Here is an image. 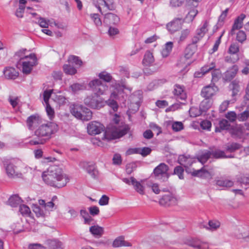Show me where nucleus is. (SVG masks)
<instances>
[{"label":"nucleus","instance_id":"nucleus-1","mask_svg":"<svg viewBox=\"0 0 249 249\" xmlns=\"http://www.w3.org/2000/svg\"><path fill=\"white\" fill-rule=\"evenodd\" d=\"M42 177L47 184L55 188L63 187L69 181V178L63 173L62 169L56 165L50 166L47 171L43 173Z\"/></svg>","mask_w":249,"mask_h":249},{"label":"nucleus","instance_id":"nucleus-2","mask_svg":"<svg viewBox=\"0 0 249 249\" xmlns=\"http://www.w3.org/2000/svg\"><path fill=\"white\" fill-rule=\"evenodd\" d=\"M57 130L58 125L54 123L43 124L36 130L34 137L29 141V143L31 145L43 144Z\"/></svg>","mask_w":249,"mask_h":249},{"label":"nucleus","instance_id":"nucleus-3","mask_svg":"<svg viewBox=\"0 0 249 249\" xmlns=\"http://www.w3.org/2000/svg\"><path fill=\"white\" fill-rule=\"evenodd\" d=\"M22 64V71L24 74H29L32 71L34 66L37 64V58L34 53H31L20 58Z\"/></svg>","mask_w":249,"mask_h":249},{"label":"nucleus","instance_id":"nucleus-4","mask_svg":"<svg viewBox=\"0 0 249 249\" xmlns=\"http://www.w3.org/2000/svg\"><path fill=\"white\" fill-rule=\"evenodd\" d=\"M1 162L6 173L9 178H16L22 177V174L16 171L17 167L15 165L13 160L3 158L1 160Z\"/></svg>","mask_w":249,"mask_h":249},{"label":"nucleus","instance_id":"nucleus-5","mask_svg":"<svg viewBox=\"0 0 249 249\" xmlns=\"http://www.w3.org/2000/svg\"><path fill=\"white\" fill-rule=\"evenodd\" d=\"M168 170V166L164 163H161L154 169L153 174L156 179L166 181L170 176Z\"/></svg>","mask_w":249,"mask_h":249},{"label":"nucleus","instance_id":"nucleus-6","mask_svg":"<svg viewBox=\"0 0 249 249\" xmlns=\"http://www.w3.org/2000/svg\"><path fill=\"white\" fill-rule=\"evenodd\" d=\"M89 86L94 94L98 96L104 94L108 90V86L107 84L98 79L91 81L89 84Z\"/></svg>","mask_w":249,"mask_h":249},{"label":"nucleus","instance_id":"nucleus-7","mask_svg":"<svg viewBox=\"0 0 249 249\" xmlns=\"http://www.w3.org/2000/svg\"><path fill=\"white\" fill-rule=\"evenodd\" d=\"M89 86L94 94L98 96L104 94L108 90V86L107 84L98 79L91 81L89 84Z\"/></svg>","mask_w":249,"mask_h":249},{"label":"nucleus","instance_id":"nucleus-8","mask_svg":"<svg viewBox=\"0 0 249 249\" xmlns=\"http://www.w3.org/2000/svg\"><path fill=\"white\" fill-rule=\"evenodd\" d=\"M84 103L94 109H99L104 107L105 104L101 98L95 94L87 96L84 99Z\"/></svg>","mask_w":249,"mask_h":249},{"label":"nucleus","instance_id":"nucleus-9","mask_svg":"<svg viewBox=\"0 0 249 249\" xmlns=\"http://www.w3.org/2000/svg\"><path fill=\"white\" fill-rule=\"evenodd\" d=\"M215 64L214 62H212L209 65H205L201 68V73L202 75L210 71H212V81L215 82H217L221 75V72L219 69H215Z\"/></svg>","mask_w":249,"mask_h":249},{"label":"nucleus","instance_id":"nucleus-10","mask_svg":"<svg viewBox=\"0 0 249 249\" xmlns=\"http://www.w3.org/2000/svg\"><path fill=\"white\" fill-rule=\"evenodd\" d=\"M88 132L89 135H94L101 133L104 130V125L98 122H91L87 126Z\"/></svg>","mask_w":249,"mask_h":249},{"label":"nucleus","instance_id":"nucleus-11","mask_svg":"<svg viewBox=\"0 0 249 249\" xmlns=\"http://www.w3.org/2000/svg\"><path fill=\"white\" fill-rule=\"evenodd\" d=\"M184 19L182 18H175L166 25L168 31L171 34L179 30L182 28Z\"/></svg>","mask_w":249,"mask_h":249},{"label":"nucleus","instance_id":"nucleus-12","mask_svg":"<svg viewBox=\"0 0 249 249\" xmlns=\"http://www.w3.org/2000/svg\"><path fill=\"white\" fill-rule=\"evenodd\" d=\"M79 165L81 168L86 170L92 178H95L97 177L98 171L96 169L94 164L86 161H82L80 163Z\"/></svg>","mask_w":249,"mask_h":249},{"label":"nucleus","instance_id":"nucleus-13","mask_svg":"<svg viewBox=\"0 0 249 249\" xmlns=\"http://www.w3.org/2000/svg\"><path fill=\"white\" fill-rule=\"evenodd\" d=\"M177 202V199L176 197L170 193L163 196L159 200L160 205L165 206L175 205Z\"/></svg>","mask_w":249,"mask_h":249},{"label":"nucleus","instance_id":"nucleus-14","mask_svg":"<svg viewBox=\"0 0 249 249\" xmlns=\"http://www.w3.org/2000/svg\"><path fill=\"white\" fill-rule=\"evenodd\" d=\"M128 130L129 127L127 126L123 128H117L116 126H113L109 130V132L113 139H117L125 135Z\"/></svg>","mask_w":249,"mask_h":249},{"label":"nucleus","instance_id":"nucleus-15","mask_svg":"<svg viewBox=\"0 0 249 249\" xmlns=\"http://www.w3.org/2000/svg\"><path fill=\"white\" fill-rule=\"evenodd\" d=\"M217 90V87L208 85L202 89L201 95L205 98L209 99L216 93Z\"/></svg>","mask_w":249,"mask_h":249},{"label":"nucleus","instance_id":"nucleus-16","mask_svg":"<svg viewBox=\"0 0 249 249\" xmlns=\"http://www.w3.org/2000/svg\"><path fill=\"white\" fill-rule=\"evenodd\" d=\"M192 175L194 177H198L203 178L211 179L213 174L207 170L205 168L203 167L199 170H194L192 173Z\"/></svg>","mask_w":249,"mask_h":249},{"label":"nucleus","instance_id":"nucleus-17","mask_svg":"<svg viewBox=\"0 0 249 249\" xmlns=\"http://www.w3.org/2000/svg\"><path fill=\"white\" fill-rule=\"evenodd\" d=\"M238 71V66L236 65L232 66L224 73L223 79L227 82L231 81L235 77Z\"/></svg>","mask_w":249,"mask_h":249},{"label":"nucleus","instance_id":"nucleus-18","mask_svg":"<svg viewBox=\"0 0 249 249\" xmlns=\"http://www.w3.org/2000/svg\"><path fill=\"white\" fill-rule=\"evenodd\" d=\"M40 122V118L36 115L30 116L27 118L26 121L27 126L30 130L33 129Z\"/></svg>","mask_w":249,"mask_h":249},{"label":"nucleus","instance_id":"nucleus-19","mask_svg":"<svg viewBox=\"0 0 249 249\" xmlns=\"http://www.w3.org/2000/svg\"><path fill=\"white\" fill-rule=\"evenodd\" d=\"M3 74L7 79H15L18 76V72L13 67H7L3 70Z\"/></svg>","mask_w":249,"mask_h":249},{"label":"nucleus","instance_id":"nucleus-20","mask_svg":"<svg viewBox=\"0 0 249 249\" xmlns=\"http://www.w3.org/2000/svg\"><path fill=\"white\" fill-rule=\"evenodd\" d=\"M173 93L176 96L177 100L184 101L186 99V94L182 88L179 85H176L175 86Z\"/></svg>","mask_w":249,"mask_h":249},{"label":"nucleus","instance_id":"nucleus-21","mask_svg":"<svg viewBox=\"0 0 249 249\" xmlns=\"http://www.w3.org/2000/svg\"><path fill=\"white\" fill-rule=\"evenodd\" d=\"M178 161L179 163L185 167L191 166L194 161L193 158L184 155L179 156Z\"/></svg>","mask_w":249,"mask_h":249},{"label":"nucleus","instance_id":"nucleus-22","mask_svg":"<svg viewBox=\"0 0 249 249\" xmlns=\"http://www.w3.org/2000/svg\"><path fill=\"white\" fill-rule=\"evenodd\" d=\"M120 21L119 18L116 15L109 13L105 16V22L109 24H116Z\"/></svg>","mask_w":249,"mask_h":249},{"label":"nucleus","instance_id":"nucleus-23","mask_svg":"<svg viewBox=\"0 0 249 249\" xmlns=\"http://www.w3.org/2000/svg\"><path fill=\"white\" fill-rule=\"evenodd\" d=\"M112 246L114 248H118L123 246L130 247L131 244L125 241L123 236H119L116 238L112 243Z\"/></svg>","mask_w":249,"mask_h":249},{"label":"nucleus","instance_id":"nucleus-24","mask_svg":"<svg viewBox=\"0 0 249 249\" xmlns=\"http://www.w3.org/2000/svg\"><path fill=\"white\" fill-rule=\"evenodd\" d=\"M89 231L95 237H100L104 234V228L98 225H94L89 228Z\"/></svg>","mask_w":249,"mask_h":249},{"label":"nucleus","instance_id":"nucleus-25","mask_svg":"<svg viewBox=\"0 0 249 249\" xmlns=\"http://www.w3.org/2000/svg\"><path fill=\"white\" fill-rule=\"evenodd\" d=\"M131 184L133 186L135 190L139 194L142 195L144 194V187L134 177H131Z\"/></svg>","mask_w":249,"mask_h":249},{"label":"nucleus","instance_id":"nucleus-26","mask_svg":"<svg viewBox=\"0 0 249 249\" xmlns=\"http://www.w3.org/2000/svg\"><path fill=\"white\" fill-rule=\"evenodd\" d=\"M46 244L51 249H64L63 243L57 240H48Z\"/></svg>","mask_w":249,"mask_h":249},{"label":"nucleus","instance_id":"nucleus-27","mask_svg":"<svg viewBox=\"0 0 249 249\" xmlns=\"http://www.w3.org/2000/svg\"><path fill=\"white\" fill-rule=\"evenodd\" d=\"M196 45L189 44L185 50L184 57L186 59H189L195 53L197 50Z\"/></svg>","mask_w":249,"mask_h":249},{"label":"nucleus","instance_id":"nucleus-28","mask_svg":"<svg viewBox=\"0 0 249 249\" xmlns=\"http://www.w3.org/2000/svg\"><path fill=\"white\" fill-rule=\"evenodd\" d=\"M38 203L42 208L45 209L46 211H52L53 210V208H54V209H56L53 202L52 201L46 203L44 200L39 199L38 200Z\"/></svg>","mask_w":249,"mask_h":249},{"label":"nucleus","instance_id":"nucleus-29","mask_svg":"<svg viewBox=\"0 0 249 249\" xmlns=\"http://www.w3.org/2000/svg\"><path fill=\"white\" fill-rule=\"evenodd\" d=\"M208 26L209 23L208 21H205L202 26L197 29L196 34L203 38L208 31Z\"/></svg>","mask_w":249,"mask_h":249},{"label":"nucleus","instance_id":"nucleus-30","mask_svg":"<svg viewBox=\"0 0 249 249\" xmlns=\"http://www.w3.org/2000/svg\"><path fill=\"white\" fill-rule=\"evenodd\" d=\"M68 63L72 64L76 68H79L82 64V60L79 57L75 55H70L68 59Z\"/></svg>","mask_w":249,"mask_h":249},{"label":"nucleus","instance_id":"nucleus-31","mask_svg":"<svg viewBox=\"0 0 249 249\" xmlns=\"http://www.w3.org/2000/svg\"><path fill=\"white\" fill-rule=\"evenodd\" d=\"M76 69L77 68H76V67L69 63H68V64H64L63 66V71L66 74H75L77 72Z\"/></svg>","mask_w":249,"mask_h":249},{"label":"nucleus","instance_id":"nucleus-32","mask_svg":"<svg viewBox=\"0 0 249 249\" xmlns=\"http://www.w3.org/2000/svg\"><path fill=\"white\" fill-rule=\"evenodd\" d=\"M212 100L205 98L200 103L199 107L203 113L206 112L212 106Z\"/></svg>","mask_w":249,"mask_h":249},{"label":"nucleus","instance_id":"nucleus-33","mask_svg":"<svg viewBox=\"0 0 249 249\" xmlns=\"http://www.w3.org/2000/svg\"><path fill=\"white\" fill-rule=\"evenodd\" d=\"M22 200L17 195L12 196L8 199V204L13 207H16L20 204Z\"/></svg>","mask_w":249,"mask_h":249},{"label":"nucleus","instance_id":"nucleus-34","mask_svg":"<svg viewBox=\"0 0 249 249\" xmlns=\"http://www.w3.org/2000/svg\"><path fill=\"white\" fill-rule=\"evenodd\" d=\"M81 110L82 113L80 120L87 121L92 118V113L89 109L82 107Z\"/></svg>","mask_w":249,"mask_h":249},{"label":"nucleus","instance_id":"nucleus-35","mask_svg":"<svg viewBox=\"0 0 249 249\" xmlns=\"http://www.w3.org/2000/svg\"><path fill=\"white\" fill-rule=\"evenodd\" d=\"M241 147V144L237 142L228 143L225 145L226 150L231 153L234 152Z\"/></svg>","mask_w":249,"mask_h":249},{"label":"nucleus","instance_id":"nucleus-36","mask_svg":"<svg viewBox=\"0 0 249 249\" xmlns=\"http://www.w3.org/2000/svg\"><path fill=\"white\" fill-rule=\"evenodd\" d=\"M218 124L219 126L215 127V131L216 132H220L221 130H228L231 126L229 122L225 119L220 121Z\"/></svg>","mask_w":249,"mask_h":249},{"label":"nucleus","instance_id":"nucleus-37","mask_svg":"<svg viewBox=\"0 0 249 249\" xmlns=\"http://www.w3.org/2000/svg\"><path fill=\"white\" fill-rule=\"evenodd\" d=\"M243 230V227H240L235 229L234 231V235L239 239L244 238L247 241H249V231L247 232H245L244 233H238L237 232V231H242Z\"/></svg>","mask_w":249,"mask_h":249},{"label":"nucleus","instance_id":"nucleus-38","mask_svg":"<svg viewBox=\"0 0 249 249\" xmlns=\"http://www.w3.org/2000/svg\"><path fill=\"white\" fill-rule=\"evenodd\" d=\"M154 61L153 54L150 51H147L144 56L142 63L145 66H148Z\"/></svg>","mask_w":249,"mask_h":249},{"label":"nucleus","instance_id":"nucleus-39","mask_svg":"<svg viewBox=\"0 0 249 249\" xmlns=\"http://www.w3.org/2000/svg\"><path fill=\"white\" fill-rule=\"evenodd\" d=\"M190 246L197 249H206L207 245L199 240H193L190 243Z\"/></svg>","mask_w":249,"mask_h":249},{"label":"nucleus","instance_id":"nucleus-40","mask_svg":"<svg viewBox=\"0 0 249 249\" xmlns=\"http://www.w3.org/2000/svg\"><path fill=\"white\" fill-rule=\"evenodd\" d=\"M83 107L74 106L73 105L72 107H71V113L76 118L80 120L81 117V113Z\"/></svg>","mask_w":249,"mask_h":249},{"label":"nucleus","instance_id":"nucleus-41","mask_svg":"<svg viewBox=\"0 0 249 249\" xmlns=\"http://www.w3.org/2000/svg\"><path fill=\"white\" fill-rule=\"evenodd\" d=\"M173 46V43L172 42H168L165 45L164 48L161 51V54L163 57H166L169 55L172 51Z\"/></svg>","mask_w":249,"mask_h":249},{"label":"nucleus","instance_id":"nucleus-42","mask_svg":"<svg viewBox=\"0 0 249 249\" xmlns=\"http://www.w3.org/2000/svg\"><path fill=\"white\" fill-rule=\"evenodd\" d=\"M215 181L216 184L219 187H231L233 185V181L228 179H216Z\"/></svg>","mask_w":249,"mask_h":249},{"label":"nucleus","instance_id":"nucleus-43","mask_svg":"<svg viewBox=\"0 0 249 249\" xmlns=\"http://www.w3.org/2000/svg\"><path fill=\"white\" fill-rule=\"evenodd\" d=\"M239 81L234 80L230 85V88L232 90V96H236L239 91Z\"/></svg>","mask_w":249,"mask_h":249},{"label":"nucleus","instance_id":"nucleus-44","mask_svg":"<svg viewBox=\"0 0 249 249\" xmlns=\"http://www.w3.org/2000/svg\"><path fill=\"white\" fill-rule=\"evenodd\" d=\"M230 133L232 137L235 139H241L243 135L242 130L239 127L232 128L230 130Z\"/></svg>","mask_w":249,"mask_h":249},{"label":"nucleus","instance_id":"nucleus-45","mask_svg":"<svg viewBox=\"0 0 249 249\" xmlns=\"http://www.w3.org/2000/svg\"><path fill=\"white\" fill-rule=\"evenodd\" d=\"M211 156L216 159L224 158L226 157L225 152L219 149H216L210 151Z\"/></svg>","mask_w":249,"mask_h":249},{"label":"nucleus","instance_id":"nucleus-46","mask_svg":"<svg viewBox=\"0 0 249 249\" xmlns=\"http://www.w3.org/2000/svg\"><path fill=\"white\" fill-rule=\"evenodd\" d=\"M93 3L101 13H102L101 6L104 5L109 8V5L105 0H93Z\"/></svg>","mask_w":249,"mask_h":249},{"label":"nucleus","instance_id":"nucleus-47","mask_svg":"<svg viewBox=\"0 0 249 249\" xmlns=\"http://www.w3.org/2000/svg\"><path fill=\"white\" fill-rule=\"evenodd\" d=\"M208 225L209 227L207 226H203V227L207 229L213 231L218 228L220 227V222L218 221L210 220L209 221Z\"/></svg>","mask_w":249,"mask_h":249},{"label":"nucleus","instance_id":"nucleus-48","mask_svg":"<svg viewBox=\"0 0 249 249\" xmlns=\"http://www.w3.org/2000/svg\"><path fill=\"white\" fill-rule=\"evenodd\" d=\"M203 113L200 107H191L189 110V114L192 117H196L201 115Z\"/></svg>","mask_w":249,"mask_h":249},{"label":"nucleus","instance_id":"nucleus-49","mask_svg":"<svg viewBox=\"0 0 249 249\" xmlns=\"http://www.w3.org/2000/svg\"><path fill=\"white\" fill-rule=\"evenodd\" d=\"M33 210L37 217L44 216L46 213V212L42 210L37 205H33Z\"/></svg>","mask_w":249,"mask_h":249},{"label":"nucleus","instance_id":"nucleus-50","mask_svg":"<svg viewBox=\"0 0 249 249\" xmlns=\"http://www.w3.org/2000/svg\"><path fill=\"white\" fill-rule=\"evenodd\" d=\"M211 157L210 151H207L197 158L198 161L202 164L205 163Z\"/></svg>","mask_w":249,"mask_h":249},{"label":"nucleus","instance_id":"nucleus-51","mask_svg":"<svg viewBox=\"0 0 249 249\" xmlns=\"http://www.w3.org/2000/svg\"><path fill=\"white\" fill-rule=\"evenodd\" d=\"M98 76L100 79L104 80L105 82H109L112 79L111 75L106 71H102L100 72Z\"/></svg>","mask_w":249,"mask_h":249},{"label":"nucleus","instance_id":"nucleus-52","mask_svg":"<svg viewBox=\"0 0 249 249\" xmlns=\"http://www.w3.org/2000/svg\"><path fill=\"white\" fill-rule=\"evenodd\" d=\"M198 12L196 9L191 10L186 16L185 19L187 21H192L197 15Z\"/></svg>","mask_w":249,"mask_h":249},{"label":"nucleus","instance_id":"nucleus-53","mask_svg":"<svg viewBox=\"0 0 249 249\" xmlns=\"http://www.w3.org/2000/svg\"><path fill=\"white\" fill-rule=\"evenodd\" d=\"M239 51V45L236 43L231 44L228 50V53L231 54H236Z\"/></svg>","mask_w":249,"mask_h":249},{"label":"nucleus","instance_id":"nucleus-54","mask_svg":"<svg viewBox=\"0 0 249 249\" xmlns=\"http://www.w3.org/2000/svg\"><path fill=\"white\" fill-rule=\"evenodd\" d=\"M184 169L180 166L176 167L174 170V174L178 176L179 179H182L183 176Z\"/></svg>","mask_w":249,"mask_h":249},{"label":"nucleus","instance_id":"nucleus-55","mask_svg":"<svg viewBox=\"0 0 249 249\" xmlns=\"http://www.w3.org/2000/svg\"><path fill=\"white\" fill-rule=\"evenodd\" d=\"M249 117V111L245 110L237 115V119L240 122L246 121Z\"/></svg>","mask_w":249,"mask_h":249},{"label":"nucleus","instance_id":"nucleus-56","mask_svg":"<svg viewBox=\"0 0 249 249\" xmlns=\"http://www.w3.org/2000/svg\"><path fill=\"white\" fill-rule=\"evenodd\" d=\"M172 128L174 131H179L183 129V124L181 122H175L172 124Z\"/></svg>","mask_w":249,"mask_h":249},{"label":"nucleus","instance_id":"nucleus-57","mask_svg":"<svg viewBox=\"0 0 249 249\" xmlns=\"http://www.w3.org/2000/svg\"><path fill=\"white\" fill-rule=\"evenodd\" d=\"M70 88L73 92H76L79 90L85 89L83 85L79 83H74L70 86Z\"/></svg>","mask_w":249,"mask_h":249},{"label":"nucleus","instance_id":"nucleus-58","mask_svg":"<svg viewBox=\"0 0 249 249\" xmlns=\"http://www.w3.org/2000/svg\"><path fill=\"white\" fill-rule=\"evenodd\" d=\"M140 154L142 157H146L150 154L152 152L151 148L148 147H144L142 148H140Z\"/></svg>","mask_w":249,"mask_h":249},{"label":"nucleus","instance_id":"nucleus-59","mask_svg":"<svg viewBox=\"0 0 249 249\" xmlns=\"http://www.w3.org/2000/svg\"><path fill=\"white\" fill-rule=\"evenodd\" d=\"M107 104L112 108L114 111H116L118 108V105L114 100L109 99L106 102Z\"/></svg>","mask_w":249,"mask_h":249},{"label":"nucleus","instance_id":"nucleus-60","mask_svg":"<svg viewBox=\"0 0 249 249\" xmlns=\"http://www.w3.org/2000/svg\"><path fill=\"white\" fill-rule=\"evenodd\" d=\"M19 211L23 215H28L31 213L30 208L25 205H20Z\"/></svg>","mask_w":249,"mask_h":249},{"label":"nucleus","instance_id":"nucleus-61","mask_svg":"<svg viewBox=\"0 0 249 249\" xmlns=\"http://www.w3.org/2000/svg\"><path fill=\"white\" fill-rule=\"evenodd\" d=\"M246 34L243 31H239L236 36V39L240 42L243 43L246 39Z\"/></svg>","mask_w":249,"mask_h":249},{"label":"nucleus","instance_id":"nucleus-62","mask_svg":"<svg viewBox=\"0 0 249 249\" xmlns=\"http://www.w3.org/2000/svg\"><path fill=\"white\" fill-rule=\"evenodd\" d=\"M225 117L231 122H233L237 119V115L234 111L228 112Z\"/></svg>","mask_w":249,"mask_h":249},{"label":"nucleus","instance_id":"nucleus-63","mask_svg":"<svg viewBox=\"0 0 249 249\" xmlns=\"http://www.w3.org/2000/svg\"><path fill=\"white\" fill-rule=\"evenodd\" d=\"M37 22L41 27L46 28L48 27L50 21L45 18L40 17Z\"/></svg>","mask_w":249,"mask_h":249},{"label":"nucleus","instance_id":"nucleus-64","mask_svg":"<svg viewBox=\"0 0 249 249\" xmlns=\"http://www.w3.org/2000/svg\"><path fill=\"white\" fill-rule=\"evenodd\" d=\"M90 18L94 21L95 24L97 26H100L102 25V22L101 19L99 17V15L97 14H90Z\"/></svg>","mask_w":249,"mask_h":249}]
</instances>
